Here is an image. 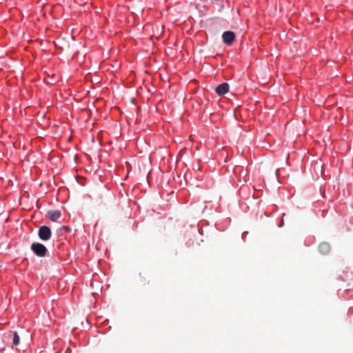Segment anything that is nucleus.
<instances>
[{
    "label": "nucleus",
    "mask_w": 353,
    "mask_h": 353,
    "mask_svg": "<svg viewBox=\"0 0 353 353\" xmlns=\"http://www.w3.org/2000/svg\"><path fill=\"white\" fill-rule=\"evenodd\" d=\"M31 250L36 255L40 257L45 256L48 252L47 248L40 243H33L31 245Z\"/></svg>",
    "instance_id": "obj_1"
},
{
    "label": "nucleus",
    "mask_w": 353,
    "mask_h": 353,
    "mask_svg": "<svg viewBox=\"0 0 353 353\" xmlns=\"http://www.w3.org/2000/svg\"><path fill=\"white\" fill-rule=\"evenodd\" d=\"M38 235L43 241L49 240L52 235L51 230L49 227L43 225L39 229Z\"/></svg>",
    "instance_id": "obj_2"
},
{
    "label": "nucleus",
    "mask_w": 353,
    "mask_h": 353,
    "mask_svg": "<svg viewBox=\"0 0 353 353\" xmlns=\"http://www.w3.org/2000/svg\"><path fill=\"white\" fill-rule=\"evenodd\" d=\"M235 37V34L232 31H225L223 33L222 35L223 42L228 46H230L233 43Z\"/></svg>",
    "instance_id": "obj_3"
},
{
    "label": "nucleus",
    "mask_w": 353,
    "mask_h": 353,
    "mask_svg": "<svg viewBox=\"0 0 353 353\" xmlns=\"http://www.w3.org/2000/svg\"><path fill=\"white\" fill-rule=\"evenodd\" d=\"M215 91L218 95L223 96L228 92L229 84L227 83H223L216 88Z\"/></svg>",
    "instance_id": "obj_4"
},
{
    "label": "nucleus",
    "mask_w": 353,
    "mask_h": 353,
    "mask_svg": "<svg viewBox=\"0 0 353 353\" xmlns=\"http://www.w3.org/2000/svg\"><path fill=\"white\" fill-rule=\"evenodd\" d=\"M61 212L59 210H50L47 213V216L52 221H56L61 216Z\"/></svg>",
    "instance_id": "obj_5"
},
{
    "label": "nucleus",
    "mask_w": 353,
    "mask_h": 353,
    "mask_svg": "<svg viewBox=\"0 0 353 353\" xmlns=\"http://www.w3.org/2000/svg\"><path fill=\"white\" fill-rule=\"evenodd\" d=\"M330 246L327 243H322L319 246V250L323 254H326L330 252Z\"/></svg>",
    "instance_id": "obj_6"
},
{
    "label": "nucleus",
    "mask_w": 353,
    "mask_h": 353,
    "mask_svg": "<svg viewBox=\"0 0 353 353\" xmlns=\"http://www.w3.org/2000/svg\"><path fill=\"white\" fill-rule=\"evenodd\" d=\"M20 342V337L17 332L13 333L12 344L13 345H18Z\"/></svg>",
    "instance_id": "obj_7"
},
{
    "label": "nucleus",
    "mask_w": 353,
    "mask_h": 353,
    "mask_svg": "<svg viewBox=\"0 0 353 353\" xmlns=\"http://www.w3.org/2000/svg\"><path fill=\"white\" fill-rule=\"evenodd\" d=\"M279 168H277L276 170V176H279Z\"/></svg>",
    "instance_id": "obj_8"
},
{
    "label": "nucleus",
    "mask_w": 353,
    "mask_h": 353,
    "mask_svg": "<svg viewBox=\"0 0 353 353\" xmlns=\"http://www.w3.org/2000/svg\"><path fill=\"white\" fill-rule=\"evenodd\" d=\"M63 228L65 229V230H69L68 227H65V226H63Z\"/></svg>",
    "instance_id": "obj_9"
}]
</instances>
